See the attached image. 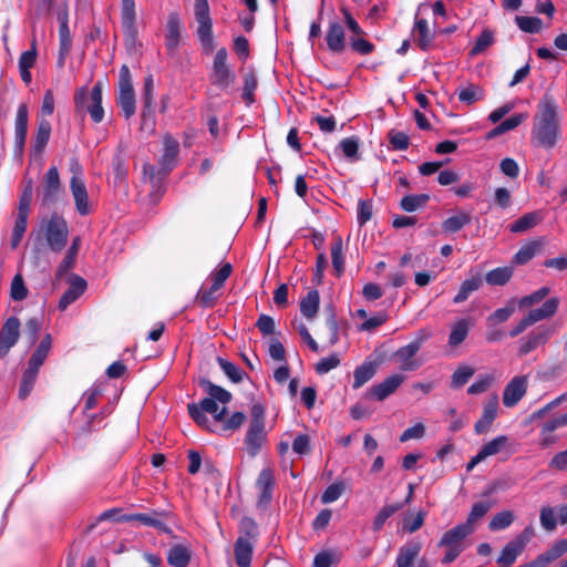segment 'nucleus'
<instances>
[{
  "label": "nucleus",
  "mask_w": 567,
  "mask_h": 567,
  "mask_svg": "<svg viewBox=\"0 0 567 567\" xmlns=\"http://www.w3.org/2000/svg\"><path fill=\"white\" fill-rule=\"evenodd\" d=\"M472 326L473 321L470 318H463L453 323L449 336V344L451 347L461 344L466 339Z\"/></svg>",
  "instance_id": "obj_31"
},
{
  "label": "nucleus",
  "mask_w": 567,
  "mask_h": 567,
  "mask_svg": "<svg viewBox=\"0 0 567 567\" xmlns=\"http://www.w3.org/2000/svg\"><path fill=\"white\" fill-rule=\"evenodd\" d=\"M204 388L208 393V398L203 399L198 404L189 403L187 410L192 419L200 426L208 429V419L205 413L214 416L216 422L225 420L227 409L218 408L217 402L227 404L231 400V393L224 388L212 383L210 381L204 382Z\"/></svg>",
  "instance_id": "obj_2"
},
{
  "label": "nucleus",
  "mask_w": 567,
  "mask_h": 567,
  "mask_svg": "<svg viewBox=\"0 0 567 567\" xmlns=\"http://www.w3.org/2000/svg\"><path fill=\"white\" fill-rule=\"evenodd\" d=\"M359 137L350 136L340 141L339 148L341 150L344 157H347L351 162H354L359 159Z\"/></svg>",
  "instance_id": "obj_47"
},
{
  "label": "nucleus",
  "mask_w": 567,
  "mask_h": 567,
  "mask_svg": "<svg viewBox=\"0 0 567 567\" xmlns=\"http://www.w3.org/2000/svg\"><path fill=\"white\" fill-rule=\"evenodd\" d=\"M489 508L491 503L487 501L474 503L468 514L467 520L464 524H470V527H474V523L482 518L489 511Z\"/></svg>",
  "instance_id": "obj_63"
},
{
  "label": "nucleus",
  "mask_w": 567,
  "mask_h": 567,
  "mask_svg": "<svg viewBox=\"0 0 567 567\" xmlns=\"http://www.w3.org/2000/svg\"><path fill=\"white\" fill-rule=\"evenodd\" d=\"M473 532L474 527H470V524H458L443 534L439 543L440 547H444L446 549L445 555L442 558V564H451L461 555L465 549V538Z\"/></svg>",
  "instance_id": "obj_6"
},
{
  "label": "nucleus",
  "mask_w": 567,
  "mask_h": 567,
  "mask_svg": "<svg viewBox=\"0 0 567 567\" xmlns=\"http://www.w3.org/2000/svg\"><path fill=\"white\" fill-rule=\"evenodd\" d=\"M483 96V89L476 84H468L458 91V100L467 105L481 101Z\"/></svg>",
  "instance_id": "obj_45"
},
{
  "label": "nucleus",
  "mask_w": 567,
  "mask_h": 567,
  "mask_svg": "<svg viewBox=\"0 0 567 567\" xmlns=\"http://www.w3.org/2000/svg\"><path fill=\"white\" fill-rule=\"evenodd\" d=\"M542 244L539 241H532L523 247L515 254L514 260L518 265L528 262L535 254L540 249Z\"/></svg>",
  "instance_id": "obj_51"
},
{
  "label": "nucleus",
  "mask_w": 567,
  "mask_h": 567,
  "mask_svg": "<svg viewBox=\"0 0 567 567\" xmlns=\"http://www.w3.org/2000/svg\"><path fill=\"white\" fill-rule=\"evenodd\" d=\"M117 104L124 116L128 120L135 113V94L133 85L120 86Z\"/></svg>",
  "instance_id": "obj_28"
},
{
  "label": "nucleus",
  "mask_w": 567,
  "mask_h": 567,
  "mask_svg": "<svg viewBox=\"0 0 567 567\" xmlns=\"http://www.w3.org/2000/svg\"><path fill=\"white\" fill-rule=\"evenodd\" d=\"M266 442L265 409L261 404L256 403L251 406V420L244 440L245 450L250 457H255Z\"/></svg>",
  "instance_id": "obj_4"
},
{
  "label": "nucleus",
  "mask_w": 567,
  "mask_h": 567,
  "mask_svg": "<svg viewBox=\"0 0 567 567\" xmlns=\"http://www.w3.org/2000/svg\"><path fill=\"white\" fill-rule=\"evenodd\" d=\"M233 271V266L229 262L224 264L217 271H214L210 277L213 280V290H219L225 281L229 278Z\"/></svg>",
  "instance_id": "obj_62"
},
{
  "label": "nucleus",
  "mask_w": 567,
  "mask_h": 567,
  "mask_svg": "<svg viewBox=\"0 0 567 567\" xmlns=\"http://www.w3.org/2000/svg\"><path fill=\"white\" fill-rule=\"evenodd\" d=\"M559 299L549 298L542 307L530 310L511 331L509 337L522 334L528 327L536 322L551 318L558 310Z\"/></svg>",
  "instance_id": "obj_10"
},
{
  "label": "nucleus",
  "mask_w": 567,
  "mask_h": 567,
  "mask_svg": "<svg viewBox=\"0 0 567 567\" xmlns=\"http://www.w3.org/2000/svg\"><path fill=\"white\" fill-rule=\"evenodd\" d=\"M331 259L337 276H341L344 270L343 245L341 237H337L331 244Z\"/></svg>",
  "instance_id": "obj_44"
},
{
  "label": "nucleus",
  "mask_w": 567,
  "mask_h": 567,
  "mask_svg": "<svg viewBox=\"0 0 567 567\" xmlns=\"http://www.w3.org/2000/svg\"><path fill=\"white\" fill-rule=\"evenodd\" d=\"M157 515H159V514L158 513H155L154 515L144 514V513L134 514V515L128 516L127 520H137L145 526H152L164 534L172 535L173 530L171 529V527H168L163 520L158 519Z\"/></svg>",
  "instance_id": "obj_33"
},
{
  "label": "nucleus",
  "mask_w": 567,
  "mask_h": 567,
  "mask_svg": "<svg viewBox=\"0 0 567 567\" xmlns=\"http://www.w3.org/2000/svg\"><path fill=\"white\" fill-rule=\"evenodd\" d=\"M217 362L223 370V372L234 382L239 383L244 378V372L230 361L218 357Z\"/></svg>",
  "instance_id": "obj_54"
},
{
  "label": "nucleus",
  "mask_w": 567,
  "mask_h": 567,
  "mask_svg": "<svg viewBox=\"0 0 567 567\" xmlns=\"http://www.w3.org/2000/svg\"><path fill=\"white\" fill-rule=\"evenodd\" d=\"M192 559V551L183 544L174 545L167 553V563L173 567H187Z\"/></svg>",
  "instance_id": "obj_26"
},
{
  "label": "nucleus",
  "mask_w": 567,
  "mask_h": 567,
  "mask_svg": "<svg viewBox=\"0 0 567 567\" xmlns=\"http://www.w3.org/2000/svg\"><path fill=\"white\" fill-rule=\"evenodd\" d=\"M228 53L225 48L217 50L209 73L210 83L223 92H228L236 80L235 73L227 63Z\"/></svg>",
  "instance_id": "obj_7"
},
{
  "label": "nucleus",
  "mask_w": 567,
  "mask_h": 567,
  "mask_svg": "<svg viewBox=\"0 0 567 567\" xmlns=\"http://www.w3.org/2000/svg\"><path fill=\"white\" fill-rule=\"evenodd\" d=\"M482 278L481 276H473L470 279H466L462 282L458 292L455 295L453 302L454 303H462L464 302L472 292L478 290L482 286Z\"/></svg>",
  "instance_id": "obj_39"
},
{
  "label": "nucleus",
  "mask_w": 567,
  "mask_h": 567,
  "mask_svg": "<svg viewBox=\"0 0 567 567\" xmlns=\"http://www.w3.org/2000/svg\"><path fill=\"white\" fill-rule=\"evenodd\" d=\"M102 89L101 81L96 82L90 91L86 86L76 89L73 97L75 113L81 117L87 113L94 123H101L104 118Z\"/></svg>",
  "instance_id": "obj_3"
},
{
  "label": "nucleus",
  "mask_w": 567,
  "mask_h": 567,
  "mask_svg": "<svg viewBox=\"0 0 567 567\" xmlns=\"http://www.w3.org/2000/svg\"><path fill=\"white\" fill-rule=\"evenodd\" d=\"M326 43L328 50L333 54H340L346 50L344 28L339 21L332 20L329 22L326 33Z\"/></svg>",
  "instance_id": "obj_21"
},
{
  "label": "nucleus",
  "mask_w": 567,
  "mask_h": 567,
  "mask_svg": "<svg viewBox=\"0 0 567 567\" xmlns=\"http://www.w3.org/2000/svg\"><path fill=\"white\" fill-rule=\"evenodd\" d=\"M244 87H243V100L250 105L254 103V93L257 89V78L252 70H248L243 75Z\"/></svg>",
  "instance_id": "obj_46"
},
{
  "label": "nucleus",
  "mask_w": 567,
  "mask_h": 567,
  "mask_svg": "<svg viewBox=\"0 0 567 567\" xmlns=\"http://www.w3.org/2000/svg\"><path fill=\"white\" fill-rule=\"evenodd\" d=\"M514 513L512 511H502L493 516L488 527L491 530H502L512 525L514 522Z\"/></svg>",
  "instance_id": "obj_50"
},
{
  "label": "nucleus",
  "mask_w": 567,
  "mask_h": 567,
  "mask_svg": "<svg viewBox=\"0 0 567 567\" xmlns=\"http://www.w3.org/2000/svg\"><path fill=\"white\" fill-rule=\"evenodd\" d=\"M194 17L198 24L196 33L199 42L206 51H212L215 43L208 0H195Z\"/></svg>",
  "instance_id": "obj_8"
},
{
  "label": "nucleus",
  "mask_w": 567,
  "mask_h": 567,
  "mask_svg": "<svg viewBox=\"0 0 567 567\" xmlns=\"http://www.w3.org/2000/svg\"><path fill=\"white\" fill-rule=\"evenodd\" d=\"M10 296L16 301H21L28 296V289L20 274H17L11 281Z\"/></svg>",
  "instance_id": "obj_61"
},
{
  "label": "nucleus",
  "mask_w": 567,
  "mask_h": 567,
  "mask_svg": "<svg viewBox=\"0 0 567 567\" xmlns=\"http://www.w3.org/2000/svg\"><path fill=\"white\" fill-rule=\"evenodd\" d=\"M554 333L555 329L549 326H539L532 330L525 337L519 339L517 355L525 357L539 347L545 346Z\"/></svg>",
  "instance_id": "obj_12"
},
{
  "label": "nucleus",
  "mask_w": 567,
  "mask_h": 567,
  "mask_svg": "<svg viewBox=\"0 0 567 567\" xmlns=\"http://www.w3.org/2000/svg\"><path fill=\"white\" fill-rule=\"evenodd\" d=\"M513 276L511 267H498L486 274V282L492 286H503L509 281Z\"/></svg>",
  "instance_id": "obj_43"
},
{
  "label": "nucleus",
  "mask_w": 567,
  "mask_h": 567,
  "mask_svg": "<svg viewBox=\"0 0 567 567\" xmlns=\"http://www.w3.org/2000/svg\"><path fill=\"white\" fill-rule=\"evenodd\" d=\"M429 337L430 333L421 330L412 342L399 348L395 351L394 358L402 371H414L421 367V362L414 357L420 351L423 343L429 339Z\"/></svg>",
  "instance_id": "obj_11"
},
{
  "label": "nucleus",
  "mask_w": 567,
  "mask_h": 567,
  "mask_svg": "<svg viewBox=\"0 0 567 567\" xmlns=\"http://www.w3.org/2000/svg\"><path fill=\"white\" fill-rule=\"evenodd\" d=\"M179 143L171 135L163 138V154L159 158V166L164 174L169 173L178 161Z\"/></svg>",
  "instance_id": "obj_20"
},
{
  "label": "nucleus",
  "mask_w": 567,
  "mask_h": 567,
  "mask_svg": "<svg viewBox=\"0 0 567 567\" xmlns=\"http://www.w3.org/2000/svg\"><path fill=\"white\" fill-rule=\"evenodd\" d=\"M349 43L351 49L361 55L370 54L374 50V44L361 35L350 37Z\"/></svg>",
  "instance_id": "obj_64"
},
{
  "label": "nucleus",
  "mask_w": 567,
  "mask_h": 567,
  "mask_svg": "<svg viewBox=\"0 0 567 567\" xmlns=\"http://www.w3.org/2000/svg\"><path fill=\"white\" fill-rule=\"evenodd\" d=\"M474 374V369L467 365L458 367L454 373L452 374L451 386L454 389H460L464 384L468 382V380Z\"/></svg>",
  "instance_id": "obj_55"
},
{
  "label": "nucleus",
  "mask_w": 567,
  "mask_h": 567,
  "mask_svg": "<svg viewBox=\"0 0 567 567\" xmlns=\"http://www.w3.org/2000/svg\"><path fill=\"white\" fill-rule=\"evenodd\" d=\"M51 347L52 338L49 333H47L40 341L39 346L34 350L32 355L30 357L28 365L37 370H40L41 365L44 363L45 359L50 353Z\"/></svg>",
  "instance_id": "obj_30"
},
{
  "label": "nucleus",
  "mask_w": 567,
  "mask_h": 567,
  "mask_svg": "<svg viewBox=\"0 0 567 567\" xmlns=\"http://www.w3.org/2000/svg\"><path fill=\"white\" fill-rule=\"evenodd\" d=\"M498 395L493 394L484 404L481 419L475 423L474 429L477 434H483L488 431L492 423L497 417L498 412Z\"/></svg>",
  "instance_id": "obj_22"
},
{
  "label": "nucleus",
  "mask_w": 567,
  "mask_h": 567,
  "mask_svg": "<svg viewBox=\"0 0 567 567\" xmlns=\"http://www.w3.org/2000/svg\"><path fill=\"white\" fill-rule=\"evenodd\" d=\"M20 336V321L17 317H10L0 330V357H4L18 342Z\"/></svg>",
  "instance_id": "obj_19"
},
{
  "label": "nucleus",
  "mask_w": 567,
  "mask_h": 567,
  "mask_svg": "<svg viewBox=\"0 0 567 567\" xmlns=\"http://www.w3.org/2000/svg\"><path fill=\"white\" fill-rule=\"evenodd\" d=\"M377 372V367L371 361H364L361 365L357 367L353 372V389H360Z\"/></svg>",
  "instance_id": "obj_32"
},
{
  "label": "nucleus",
  "mask_w": 567,
  "mask_h": 567,
  "mask_svg": "<svg viewBox=\"0 0 567 567\" xmlns=\"http://www.w3.org/2000/svg\"><path fill=\"white\" fill-rule=\"evenodd\" d=\"M256 487L258 489L257 507L267 509L272 501L275 487V476L270 468L261 470L256 481Z\"/></svg>",
  "instance_id": "obj_15"
},
{
  "label": "nucleus",
  "mask_w": 567,
  "mask_h": 567,
  "mask_svg": "<svg viewBox=\"0 0 567 567\" xmlns=\"http://www.w3.org/2000/svg\"><path fill=\"white\" fill-rule=\"evenodd\" d=\"M121 25L126 40L133 42L137 34L135 0L121 1Z\"/></svg>",
  "instance_id": "obj_18"
},
{
  "label": "nucleus",
  "mask_w": 567,
  "mask_h": 567,
  "mask_svg": "<svg viewBox=\"0 0 567 567\" xmlns=\"http://www.w3.org/2000/svg\"><path fill=\"white\" fill-rule=\"evenodd\" d=\"M471 215L466 212H458L457 214L446 218L442 223V229L444 233L453 234L461 230L464 226L471 223Z\"/></svg>",
  "instance_id": "obj_34"
},
{
  "label": "nucleus",
  "mask_w": 567,
  "mask_h": 567,
  "mask_svg": "<svg viewBox=\"0 0 567 567\" xmlns=\"http://www.w3.org/2000/svg\"><path fill=\"white\" fill-rule=\"evenodd\" d=\"M523 549L514 542H509L503 548L501 555L497 558V563L501 567L512 566Z\"/></svg>",
  "instance_id": "obj_40"
},
{
  "label": "nucleus",
  "mask_w": 567,
  "mask_h": 567,
  "mask_svg": "<svg viewBox=\"0 0 567 567\" xmlns=\"http://www.w3.org/2000/svg\"><path fill=\"white\" fill-rule=\"evenodd\" d=\"M549 291L550 290L548 287H542L536 291L520 298L518 301V307L529 308L536 303H539L544 298H546L549 295Z\"/></svg>",
  "instance_id": "obj_59"
},
{
  "label": "nucleus",
  "mask_w": 567,
  "mask_h": 567,
  "mask_svg": "<svg viewBox=\"0 0 567 567\" xmlns=\"http://www.w3.org/2000/svg\"><path fill=\"white\" fill-rule=\"evenodd\" d=\"M40 233L51 251L61 252L65 248L69 239V225L62 215L53 213L48 219H43Z\"/></svg>",
  "instance_id": "obj_5"
},
{
  "label": "nucleus",
  "mask_w": 567,
  "mask_h": 567,
  "mask_svg": "<svg viewBox=\"0 0 567 567\" xmlns=\"http://www.w3.org/2000/svg\"><path fill=\"white\" fill-rule=\"evenodd\" d=\"M33 196V182L32 179H29L25 183V186L23 188V192L19 199V207H18V214L19 215H27L29 216L30 205L32 202Z\"/></svg>",
  "instance_id": "obj_57"
},
{
  "label": "nucleus",
  "mask_w": 567,
  "mask_h": 567,
  "mask_svg": "<svg viewBox=\"0 0 567 567\" xmlns=\"http://www.w3.org/2000/svg\"><path fill=\"white\" fill-rule=\"evenodd\" d=\"M71 171L73 175L70 179V190L74 199L76 212L81 216H86L91 213L89 194L84 179L82 178V168L76 159L72 161Z\"/></svg>",
  "instance_id": "obj_9"
},
{
  "label": "nucleus",
  "mask_w": 567,
  "mask_h": 567,
  "mask_svg": "<svg viewBox=\"0 0 567 567\" xmlns=\"http://www.w3.org/2000/svg\"><path fill=\"white\" fill-rule=\"evenodd\" d=\"M51 135V124L42 118L38 123L37 133L33 141V151L38 154L45 148Z\"/></svg>",
  "instance_id": "obj_36"
},
{
  "label": "nucleus",
  "mask_w": 567,
  "mask_h": 567,
  "mask_svg": "<svg viewBox=\"0 0 567 567\" xmlns=\"http://www.w3.org/2000/svg\"><path fill=\"white\" fill-rule=\"evenodd\" d=\"M235 559L238 567H250L254 543L248 542L246 538H237L235 542Z\"/></svg>",
  "instance_id": "obj_25"
},
{
  "label": "nucleus",
  "mask_w": 567,
  "mask_h": 567,
  "mask_svg": "<svg viewBox=\"0 0 567 567\" xmlns=\"http://www.w3.org/2000/svg\"><path fill=\"white\" fill-rule=\"evenodd\" d=\"M415 41L422 51H427L431 48L434 34L430 30L425 19H415L414 23Z\"/></svg>",
  "instance_id": "obj_29"
},
{
  "label": "nucleus",
  "mask_w": 567,
  "mask_h": 567,
  "mask_svg": "<svg viewBox=\"0 0 567 567\" xmlns=\"http://www.w3.org/2000/svg\"><path fill=\"white\" fill-rule=\"evenodd\" d=\"M528 385L527 375L514 377L505 386L503 392V404L506 408L515 406L526 394Z\"/></svg>",
  "instance_id": "obj_17"
},
{
  "label": "nucleus",
  "mask_w": 567,
  "mask_h": 567,
  "mask_svg": "<svg viewBox=\"0 0 567 567\" xmlns=\"http://www.w3.org/2000/svg\"><path fill=\"white\" fill-rule=\"evenodd\" d=\"M540 525L547 532H553L557 527L556 511L554 507L545 506L539 514Z\"/></svg>",
  "instance_id": "obj_60"
},
{
  "label": "nucleus",
  "mask_w": 567,
  "mask_h": 567,
  "mask_svg": "<svg viewBox=\"0 0 567 567\" xmlns=\"http://www.w3.org/2000/svg\"><path fill=\"white\" fill-rule=\"evenodd\" d=\"M515 312V300H509L505 307L496 309L487 317L488 324L506 322Z\"/></svg>",
  "instance_id": "obj_49"
},
{
  "label": "nucleus",
  "mask_w": 567,
  "mask_h": 567,
  "mask_svg": "<svg viewBox=\"0 0 567 567\" xmlns=\"http://www.w3.org/2000/svg\"><path fill=\"white\" fill-rule=\"evenodd\" d=\"M567 553V537L555 542L546 551L540 554V557L546 565L558 559Z\"/></svg>",
  "instance_id": "obj_48"
},
{
  "label": "nucleus",
  "mask_w": 567,
  "mask_h": 567,
  "mask_svg": "<svg viewBox=\"0 0 567 567\" xmlns=\"http://www.w3.org/2000/svg\"><path fill=\"white\" fill-rule=\"evenodd\" d=\"M63 190L60 174L55 166H51L44 174L41 184V204L51 206L55 204Z\"/></svg>",
  "instance_id": "obj_13"
},
{
  "label": "nucleus",
  "mask_w": 567,
  "mask_h": 567,
  "mask_svg": "<svg viewBox=\"0 0 567 567\" xmlns=\"http://www.w3.org/2000/svg\"><path fill=\"white\" fill-rule=\"evenodd\" d=\"M420 551L421 545L419 543H409L400 547L395 559V567H413Z\"/></svg>",
  "instance_id": "obj_27"
},
{
  "label": "nucleus",
  "mask_w": 567,
  "mask_h": 567,
  "mask_svg": "<svg viewBox=\"0 0 567 567\" xmlns=\"http://www.w3.org/2000/svg\"><path fill=\"white\" fill-rule=\"evenodd\" d=\"M182 37V23L178 13L172 12L165 24V47L167 54L175 56L179 48Z\"/></svg>",
  "instance_id": "obj_16"
},
{
  "label": "nucleus",
  "mask_w": 567,
  "mask_h": 567,
  "mask_svg": "<svg viewBox=\"0 0 567 567\" xmlns=\"http://www.w3.org/2000/svg\"><path fill=\"white\" fill-rule=\"evenodd\" d=\"M405 380L402 374H392L385 378L382 382L371 388L372 395L378 401H383L390 396Z\"/></svg>",
  "instance_id": "obj_23"
},
{
  "label": "nucleus",
  "mask_w": 567,
  "mask_h": 567,
  "mask_svg": "<svg viewBox=\"0 0 567 567\" xmlns=\"http://www.w3.org/2000/svg\"><path fill=\"white\" fill-rule=\"evenodd\" d=\"M429 200L427 194L406 195L401 199L400 206L404 212L412 213L424 207Z\"/></svg>",
  "instance_id": "obj_41"
},
{
  "label": "nucleus",
  "mask_w": 567,
  "mask_h": 567,
  "mask_svg": "<svg viewBox=\"0 0 567 567\" xmlns=\"http://www.w3.org/2000/svg\"><path fill=\"white\" fill-rule=\"evenodd\" d=\"M320 296L318 290H310L300 302V311L307 319H313L319 310Z\"/></svg>",
  "instance_id": "obj_35"
},
{
  "label": "nucleus",
  "mask_w": 567,
  "mask_h": 567,
  "mask_svg": "<svg viewBox=\"0 0 567 567\" xmlns=\"http://www.w3.org/2000/svg\"><path fill=\"white\" fill-rule=\"evenodd\" d=\"M507 441L508 439L506 435H498L488 443L484 444L481 447L480 453L483 455L484 458L493 456L499 453L505 447Z\"/></svg>",
  "instance_id": "obj_52"
},
{
  "label": "nucleus",
  "mask_w": 567,
  "mask_h": 567,
  "mask_svg": "<svg viewBox=\"0 0 567 567\" xmlns=\"http://www.w3.org/2000/svg\"><path fill=\"white\" fill-rule=\"evenodd\" d=\"M39 371L40 370H37L32 367H29L23 371V374H22V378H21V382H20V386H19V392H18V395H19V399L20 400H24L27 399L30 393L32 392L33 390V386L35 384V381H37V378H38V374H39Z\"/></svg>",
  "instance_id": "obj_37"
},
{
  "label": "nucleus",
  "mask_w": 567,
  "mask_h": 567,
  "mask_svg": "<svg viewBox=\"0 0 567 567\" xmlns=\"http://www.w3.org/2000/svg\"><path fill=\"white\" fill-rule=\"evenodd\" d=\"M28 123H29V110L25 103H21L17 109L16 120H14V147L13 153L18 158H22L24 144L27 141L28 134Z\"/></svg>",
  "instance_id": "obj_14"
},
{
  "label": "nucleus",
  "mask_w": 567,
  "mask_h": 567,
  "mask_svg": "<svg viewBox=\"0 0 567 567\" xmlns=\"http://www.w3.org/2000/svg\"><path fill=\"white\" fill-rule=\"evenodd\" d=\"M494 43V32L485 29L477 38L474 47L471 49V55H478Z\"/></svg>",
  "instance_id": "obj_56"
},
{
  "label": "nucleus",
  "mask_w": 567,
  "mask_h": 567,
  "mask_svg": "<svg viewBox=\"0 0 567 567\" xmlns=\"http://www.w3.org/2000/svg\"><path fill=\"white\" fill-rule=\"evenodd\" d=\"M238 538H246L248 542L254 543L258 536V527L256 522L250 517H244L239 524Z\"/></svg>",
  "instance_id": "obj_53"
},
{
  "label": "nucleus",
  "mask_w": 567,
  "mask_h": 567,
  "mask_svg": "<svg viewBox=\"0 0 567 567\" xmlns=\"http://www.w3.org/2000/svg\"><path fill=\"white\" fill-rule=\"evenodd\" d=\"M559 106L551 94H544L534 115L530 138L534 144L553 148L560 137Z\"/></svg>",
  "instance_id": "obj_1"
},
{
  "label": "nucleus",
  "mask_w": 567,
  "mask_h": 567,
  "mask_svg": "<svg viewBox=\"0 0 567 567\" xmlns=\"http://www.w3.org/2000/svg\"><path fill=\"white\" fill-rule=\"evenodd\" d=\"M542 220V215L538 212L524 214L516 221L509 225L512 233H524L535 227Z\"/></svg>",
  "instance_id": "obj_38"
},
{
  "label": "nucleus",
  "mask_w": 567,
  "mask_h": 567,
  "mask_svg": "<svg viewBox=\"0 0 567 567\" xmlns=\"http://www.w3.org/2000/svg\"><path fill=\"white\" fill-rule=\"evenodd\" d=\"M38 52H37V40L33 39L31 42V48L27 51H23L18 61L19 69L31 70L37 61Z\"/></svg>",
  "instance_id": "obj_58"
},
{
  "label": "nucleus",
  "mask_w": 567,
  "mask_h": 567,
  "mask_svg": "<svg viewBox=\"0 0 567 567\" xmlns=\"http://www.w3.org/2000/svg\"><path fill=\"white\" fill-rule=\"evenodd\" d=\"M403 507V504L401 503H395V504H390V505H385L383 506L379 512L378 514L375 515L374 519H373V523H372V528L374 532H379L382 529V527L384 526L385 522L394 514L396 513L398 511H400L401 508Z\"/></svg>",
  "instance_id": "obj_42"
},
{
  "label": "nucleus",
  "mask_w": 567,
  "mask_h": 567,
  "mask_svg": "<svg viewBox=\"0 0 567 567\" xmlns=\"http://www.w3.org/2000/svg\"><path fill=\"white\" fill-rule=\"evenodd\" d=\"M86 289V281L80 276H73L70 287L64 291L59 300V309L65 310L73 303Z\"/></svg>",
  "instance_id": "obj_24"
}]
</instances>
